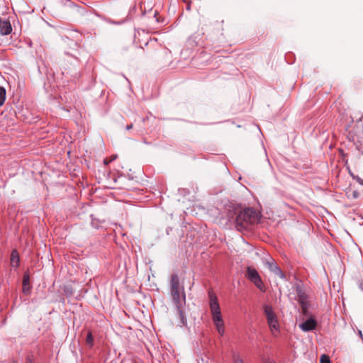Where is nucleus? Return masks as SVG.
Segmentation results:
<instances>
[{"label": "nucleus", "instance_id": "nucleus-20", "mask_svg": "<svg viewBox=\"0 0 363 363\" xmlns=\"http://www.w3.org/2000/svg\"><path fill=\"white\" fill-rule=\"evenodd\" d=\"M264 363H275V362L272 359H267L264 361Z\"/></svg>", "mask_w": 363, "mask_h": 363}, {"label": "nucleus", "instance_id": "nucleus-24", "mask_svg": "<svg viewBox=\"0 0 363 363\" xmlns=\"http://www.w3.org/2000/svg\"><path fill=\"white\" fill-rule=\"evenodd\" d=\"M360 121L357 122V126H359V124L360 123Z\"/></svg>", "mask_w": 363, "mask_h": 363}, {"label": "nucleus", "instance_id": "nucleus-17", "mask_svg": "<svg viewBox=\"0 0 363 363\" xmlns=\"http://www.w3.org/2000/svg\"><path fill=\"white\" fill-rule=\"evenodd\" d=\"M29 284V277L24 276L23 279V286H26Z\"/></svg>", "mask_w": 363, "mask_h": 363}, {"label": "nucleus", "instance_id": "nucleus-12", "mask_svg": "<svg viewBox=\"0 0 363 363\" xmlns=\"http://www.w3.org/2000/svg\"><path fill=\"white\" fill-rule=\"evenodd\" d=\"M300 305H301L302 313L304 315H308V308H309V306H310L308 301L300 303Z\"/></svg>", "mask_w": 363, "mask_h": 363}, {"label": "nucleus", "instance_id": "nucleus-19", "mask_svg": "<svg viewBox=\"0 0 363 363\" xmlns=\"http://www.w3.org/2000/svg\"><path fill=\"white\" fill-rule=\"evenodd\" d=\"M23 291L25 294L28 293L29 291V287L27 288V286H23Z\"/></svg>", "mask_w": 363, "mask_h": 363}, {"label": "nucleus", "instance_id": "nucleus-1", "mask_svg": "<svg viewBox=\"0 0 363 363\" xmlns=\"http://www.w3.org/2000/svg\"><path fill=\"white\" fill-rule=\"evenodd\" d=\"M259 213L251 208H246L239 212L236 216L235 225L238 230H246L249 226L258 223Z\"/></svg>", "mask_w": 363, "mask_h": 363}, {"label": "nucleus", "instance_id": "nucleus-2", "mask_svg": "<svg viewBox=\"0 0 363 363\" xmlns=\"http://www.w3.org/2000/svg\"><path fill=\"white\" fill-rule=\"evenodd\" d=\"M209 299L212 320L216 325L218 333L223 336L225 333L224 323L221 315L218 298L213 292H209Z\"/></svg>", "mask_w": 363, "mask_h": 363}, {"label": "nucleus", "instance_id": "nucleus-23", "mask_svg": "<svg viewBox=\"0 0 363 363\" xmlns=\"http://www.w3.org/2000/svg\"><path fill=\"white\" fill-rule=\"evenodd\" d=\"M360 121L357 122V126H359V124L360 123Z\"/></svg>", "mask_w": 363, "mask_h": 363}, {"label": "nucleus", "instance_id": "nucleus-3", "mask_svg": "<svg viewBox=\"0 0 363 363\" xmlns=\"http://www.w3.org/2000/svg\"><path fill=\"white\" fill-rule=\"evenodd\" d=\"M263 311L270 331L275 336L276 333H279L280 330L277 316L274 313L273 308L270 305L264 304L263 306Z\"/></svg>", "mask_w": 363, "mask_h": 363}, {"label": "nucleus", "instance_id": "nucleus-6", "mask_svg": "<svg viewBox=\"0 0 363 363\" xmlns=\"http://www.w3.org/2000/svg\"><path fill=\"white\" fill-rule=\"evenodd\" d=\"M317 327V321L314 318H310L299 325V328L303 332H310Z\"/></svg>", "mask_w": 363, "mask_h": 363}, {"label": "nucleus", "instance_id": "nucleus-25", "mask_svg": "<svg viewBox=\"0 0 363 363\" xmlns=\"http://www.w3.org/2000/svg\"><path fill=\"white\" fill-rule=\"evenodd\" d=\"M12 363H17V362L16 361H13Z\"/></svg>", "mask_w": 363, "mask_h": 363}, {"label": "nucleus", "instance_id": "nucleus-7", "mask_svg": "<svg viewBox=\"0 0 363 363\" xmlns=\"http://www.w3.org/2000/svg\"><path fill=\"white\" fill-rule=\"evenodd\" d=\"M295 291L297 296V301L299 303L308 302V296L301 284H296L295 285Z\"/></svg>", "mask_w": 363, "mask_h": 363}, {"label": "nucleus", "instance_id": "nucleus-5", "mask_svg": "<svg viewBox=\"0 0 363 363\" xmlns=\"http://www.w3.org/2000/svg\"><path fill=\"white\" fill-rule=\"evenodd\" d=\"M247 277L249 280L254 283V284L259 289L264 291V288L261 277L255 269L248 267L247 269Z\"/></svg>", "mask_w": 363, "mask_h": 363}, {"label": "nucleus", "instance_id": "nucleus-8", "mask_svg": "<svg viewBox=\"0 0 363 363\" xmlns=\"http://www.w3.org/2000/svg\"><path fill=\"white\" fill-rule=\"evenodd\" d=\"M179 284V279L177 274H174L171 276L170 280V292L181 291V287Z\"/></svg>", "mask_w": 363, "mask_h": 363}, {"label": "nucleus", "instance_id": "nucleus-26", "mask_svg": "<svg viewBox=\"0 0 363 363\" xmlns=\"http://www.w3.org/2000/svg\"><path fill=\"white\" fill-rule=\"evenodd\" d=\"M362 119H363V118L360 119V121H362Z\"/></svg>", "mask_w": 363, "mask_h": 363}, {"label": "nucleus", "instance_id": "nucleus-9", "mask_svg": "<svg viewBox=\"0 0 363 363\" xmlns=\"http://www.w3.org/2000/svg\"><path fill=\"white\" fill-rule=\"evenodd\" d=\"M269 269L270 271L274 272L276 275L279 277L281 279H284L285 275L283 273V272L281 270V269L277 266L276 263H274L273 261L272 262H268Z\"/></svg>", "mask_w": 363, "mask_h": 363}, {"label": "nucleus", "instance_id": "nucleus-13", "mask_svg": "<svg viewBox=\"0 0 363 363\" xmlns=\"http://www.w3.org/2000/svg\"><path fill=\"white\" fill-rule=\"evenodd\" d=\"M6 99V90L4 87L0 86V105L4 104Z\"/></svg>", "mask_w": 363, "mask_h": 363}, {"label": "nucleus", "instance_id": "nucleus-16", "mask_svg": "<svg viewBox=\"0 0 363 363\" xmlns=\"http://www.w3.org/2000/svg\"><path fill=\"white\" fill-rule=\"evenodd\" d=\"M354 179H355L359 184L363 186V179L360 178L359 176H354L352 174Z\"/></svg>", "mask_w": 363, "mask_h": 363}, {"label": "nucleus", "instance_id": "nucleus-22", "mask_svg": "<svg viewBox=\"0 0 363 363\" xmlns=\"http://www.w3.org/2000/svg\"><path fill=\"white\" fill-rule=\"evenodd\" d=\"M360 121L357 122V126H359V124L360 123Z\"/></svg>", "mask_w": 363, "mask_h": 363}, {"label": "nucleus", "instance_id": "nucleus-15", "mask_svg": "<svg viewBox=\"0 0 363 363\" xmlns=\"http://www.w3.org/2000/svg\"><path fill=\"white\" fill-rule=\"evenodd\" d=\"M233 362L234 363H244L243 360L238 354L233 355Z\"/></svg>", "mask_w": 363, "mask_h": 363}, {"label": "nucleus", "instance_id": "nucleus-11", "mask_svg": "<svg viewBox=\"0 0 363 363\" xmlns=\"http://www.w3.org/2000/svg\"><path fill=\"white\" fill-rule=\"evenodd\" d=\"M86 344L91 348L94 346V337L92 335V333L89 331L86 338Z\"/></svg>", "mask_w": 363, "mask_h": 363}, {"label": "nucleus", "instance_id": "nucleus-21", "mask_svg": "<svg viewBox=\"0 0 363 363\" xmlns=\"http://www.w3.org/2000/svg\"><path fill=\"white\" fill-rule=\"evenodd\" d=\"M133 128V125L132 124H130V125H128L126 126V130H130L131 128Z\"/></svg>", "mask_w": 363, "mask_h": 363}, {"label": "nucleus", "instance_id": "nucleus-14", "mask_svg": "<svg viewBox=\"0 0 363 363\" xmlns=\"http://www.w3.org/2000/svg\"><path fill=\"white\" fill-rule=\"evenodd\" d=\"M320 363H330V360L327 355L323 354L320 357Z\"/></svg>", "mask_w": 363, "mask_h": 363}, {"label": "nucleus", "instance_id": "nucleus-4", "mask_svg": "<svg viewBox=\"0 0 363 363\" xmlns=\"http://www.w3.org/2000/svg\"><path fill=\"white\" fill-rule=\"evenodd\" d=\"M174 304L177 308V314L181 318V321L183 324L185 323V318L184 312L182 311L183 306L186 303V295L184 292V286L181 287V291L171 293Z\"/></svg>", "mask_w": 363, "mask_h": 363}, {"label": "nucleus", "instance_id": "nucleus-10", "mask_svg": "<svg viewBox=\"0 0 363 363\" xmlns=\"http://www.w3.org/2000/svg\"><path fill=\"white\" fill-rule=\"evenodd\" d=\"M19 256L17 250H14L11 254V265L13 267H18L19 266Z\"/></svg>", "mask_w": 363, "mask_h": 363}, {"label": "nucleus", "instance_id": "nucleus-18", "mask_svg": "<svg viewBox=\"0 0 363 363\" xmlns=\"http://www.w3.org/2000/svg\"><path fill=\"white\" fill-rule=\"evenodd\" d=\"M26 363H33L32 358L30 357H27Z\"/></svg>", "mask_w": 363, "mask_h": 363}]
</instances>
